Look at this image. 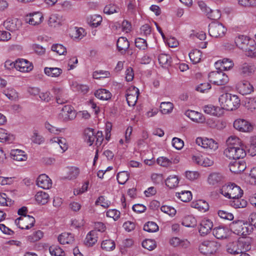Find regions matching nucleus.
Listing matches in <instances>:
<instances>
[{"label":"nucleus","mask_w":256,"mask_h":256,"mask_svg":"<svg viewBox=\"0 0 256 256\" xmlns=\"http://www.w3.org/2000/svg\"><path fill=\"white\" fill-rule=\"evenodd\" d=\"M178 195V197L184 202H188L192 198V194L190 191L182 192H178L176 194Z\"/></svg>","instance_id":"47"},{"label":"nucleus","mask_w":256,"mask_h":256,"mask_svg":"<svg viewBox=\"0 0 256 256\" xmlns=\"http://www.w3.org/2000/svg\"><path fill=\"white\" fill-rule=\"evenodd\" d=\"M106 216L112 218L116 220H117L120 216V212L115 209L109 210L106 212Z\"/></svg>","instance_id":"63"},{"label":"nucleus","mask_w":256,"mask_h":256,"mask_svg":"<svg viewBox=\"0 0 256 256\" xmlns=\"http://www.w3.org/2000/svg\"><path fill=\"white\" fill-rule=\"evenodd\" d=\"M43 236V232L38 230L32 234L28 236V240L31 242H35L39 240Z\"/></svg>","instance_id":"56"},{"label":"nucleus","mask_w":256,"mask_h":256,"mask_svg":"<svg viewBox=\"0 0 256 256\" xmlns=\"http://www.w3.org/2000/svg\"><path fill=\"white\" fill-rule=\"evenodd\" d=\"M129 178V174L124 171L120 172L117 174L118 182L120 184H124Z\"/></svg>","instance_id":"49"},{"label":"nucleus","mask_w":256,"mask_h":256,"mask_svg":"<svg viewBox=\"0 0 256 256\" xmlns=\"http://www.w3.org/2000/svg\"><path fill=\"white\" fill-rule=\"evenodd\" d=\"M15 223L20 228L28 230L34 226L35 219L30 215L24 218L20 216L16 220Z\"/></svg>","instance_id":"10"},{"label":"nucleus","mask_w":256,"mask_h":256,"mask_svg":"<svg viewBox=\"0 0 256 256\" xmlns=\"http://www.w3.org/2000/svg\"><path fill=\"white\" fill-rule=\"evenodd\" d=\"M79 173L78 168L72 167L70 170L67 178L70 180L74 179L78 176Z\"/></svg>","instance_id":"61"},{"label":"nucleus","mask_w":256,"mask_h":256,"mask_svg":"<svg viewBox=\"0 0 256 256\" xmlns=\"http://www.w3.org/2000/svg\"><path fill=\"white\" fill-rule=\"evenodd\" d=\"M76 116V112L70 105L64 106L59 114V117L66 122L74 119Z\"/></svg>","instance_id":"11"},{"label":"nucleus","mask_w":256,"mask_h":256,"mask_svg":"<svg viewBox=\"0 0 256 256\" xmlns=\"http://www.w3.org/2000/svg\"><path fill=\"white\" fill-rule=\"evenodd\" d=\"M172 143V146L177 150H180L184 146V142L178 138H173Z\"/></svg>","instance_id":"64"},{"label":"nucleus","mask_w":256,"mask_h":256,"mask_svg":"<svg viewBox=\"0 0 256 256\" xmlns=\"http://www.w3.org/2000/svg\"><path fill=\"white\" fill-rule=\"evenodd\" d=\"M117 48L121 54H124L130 46V43L125 37H120L117 40Z\"/></svg>","instance_id":"22"},{"label":"nucleus","mask_w":256,"mask_h":256,"mask_svg":"<svg viewBox=\"0 0 256 256\" xmlns=\"http://www.w3.org/2000/svg\"><path fill=\"white\" fill-rule=\"evenodd\" d=\"M219 102L222 108L227 110H234L240 106V100L236 95L225 93L219 98Z\"/></svg>","instance_id":"3"},{"label":"nucleus","mask_w":256,"mask_h":256,"mask_svg":"<svg viewBox=\"0 0 256 256\" xmlns=\"http://www.w3.org/2000/svg\"><path fill=\"white\" fill-rule=\"evenodd\" d=\"M11 68L7 67L6 65H4V67L8 69H10L12 71L18 70L20 72H28L32 70L34 68V65H26V66H22V65H10Z\"/></svg>","instance_id":"33"},{"label":"nucleus","mask_w":256,"mask_h":256,"mask_svg":"<svg viewBox=\"0 0 256 256\" xmlns=\"http://www.w3.org/2000/svg\"><path fill=\"white\" fill-rule=\"evenodd\" d=\"M206 14L208 18L212 20H218L221 16L220 11L218 10H211L210 8L207 11Z\"/></svg>","instance_id":"41"},{"label":"nucleus","mask_w":256,"mask_h":256,"mask_svg":"<svg viewBox=\"0 0 256 256\" xmlns=\"http://www.w3.org/2000/svg\"><path fill=\"white\" fill-rule=\"evenodd\" d=\"M157 162L161 166L166 167L172 164V160L166 157L162 156L157 159Z\"/></svg>","instance_id":"58"},{"label":"nucleus","mask_w":256,"mask_h":256,"mask_svg":"<svg viewBox=\"0 0 256 256\" xmlns=\"http://www.w3.org/2000/svg\"><path fill=\"white\" fill-rule=\"evenodd\" d=\"M84 140L90 146H92L96 139L94 129L87 128L84 132Z\"/></svg>","instance_id":"31"},{"label":"nucleus","mask_w":256,"mask_h":256,"mask_svg":"<svg viewBox=\"0 0 256 256\" xmlns=\"http://www.w3.org/2000/svg\"><path fill=\"white\" fill-rule=\"evenodd\" d=\"M246 164L243 160H236L229 164L230 172L235 174H240L246 168Z\"/></svg>","instance_id":"13"},{"label":"nucleus","mask_w":256,"mask_h":256,"mask_svg":"<svg viewBox=\"0 0 256 256\" xmlns=\"http://www.w3.org/2000/svg\"><path fill=\"white\" fill-rule=\"evenodd\" d=\"M232 68V65H230L228 68L222 66L221 67L216 68V71L211 72L208 74L210 82L218 86H222L226 84L228 82V78L223 71L230 70Z\"/></svg>","instance_id":"4"},{"label":"nucleus","mask_w":256,"mask_h":256,"mask_svg":"<svg viewBox=\"0 0 256 256\" xmlns=\"http://www.w3.org/2000/svg\"><path fill=\"white\" fill-rule=\"evenodd\" d=\"M14 138L13 136L8 134L6 130L0 128V142H10Z\"/></svg>","instance_id":"39"},{"label":"nucleus","mask_w":256,"mask_h":256,"mask_svg":"<svg viewBox=\"0 0 256 256\" xmlns=\"http://www.w3.org/2000/svg\"><path fill=\"white\" fill-rule=\"evenodd\" d=\"M224 154L230 159H242L246 156V152L242 145L238 146L228 147L224 150Z\"/></svg>","instance_id":"7"},{"label":"nucleus","mask_w":256,"mask_h":256,"mask_svg":"<svg viewBox=\"0 0 256 256\" xmlns=\"http://www.w3.org/2000/svg\"><path fill=\"white\" fill-rule=\"evenodd\" d=\"M43 16L40 12H36L30 14L26 18L28 22L33 26L38 25L40 24L43 20Z\"/></svg>","instance_id":"21"},{"label":"nucleus","mask_w":256,"mask_h":256,"mask_svg":"<svg viewBox=\"0 0 256 256\" xmlns=\"http://www.w3.org/2000/svg\"><path fill=\"white\" fill-rule=\"evenodd\" d=\"M218 144L214 140L208 138L204 139V148L216 150L218 148Z\"/></svg>","instance_id":"42"},{"label":"nucleus","mask_w":256,"mask_h":256,"mask_svg":"<svg viewBox=\"0 0 256 256\" xmlns=\"http://www.w3.org/2000/svg\"><path fill=\"white\" fill-rule=\"evenodd\" d=\"M172 58L168 54H162L158 56V60L160 64H167L171 63Z\"/></svg>","instance_id":"54"},{"label":"nucleus","mask_w":256,"mask_h":256,"mask_svg":"<svg viewBox=\"0 0 256 256\" xmlns=\"http://www.w3.org/2000/svg\"><path fill=\"white\" fill-rule=\"evenodd\" d=\"M24 152L20 150H12L10 152V156L14 160L17 161H24L27 159V156Z\"/></svg>","instance_id":"26"},{"label":"nucleus","mask_w":256,"mask_h":256,"mask_svg":"<svg viewBox=\"0 0 256 256\" xmlns=\"http://www.w3.org/2000/svg\"><path fill=\"white\" fill-rule=\"evenodd\" d=\"M192 206L193 208L204 212L208 210L209 208L208 203L206 201L201 200H198L195 202H192Z\"/></svg>","instance_id":"35"},{"label":"nucleus","mask_w":256,"mask_h":256,"mask_svg":"<svg viewBox=\"0 0 256 256\" xmlns=\"http://www.w3.org/2000/svg\"><path fill=\"white\" fill-rule=\"evenodd\" d=\"M44 72L48 76L58 77L62 72V70L58 68H46Z\"/></svg>","instance_id":"36"},{"label":"nucleus","mask_w":256,"mask_h":256,"mask_svg":"<svg viewBox=\"0 0 256 256\" xmlns=\"http://www.w3.org/2000/svg\"><path fill=\"white\" fill-rule=\"evenodd\" d=\"M238 91L242 95L250 94L253 91V86L249 82L242 80L238 82L236 86Z\"/></svg>","instance_id":"14"},{"label":"nucleus","mask_w":256,"mask_h":256,"mask_svg":"<svg viewBox=\"0 0 256 256\" xmlns=\"http://www.w3.org/2000/svg\"><path fill=\"white\" fill-rule=\"evenodd\" d=\"M58 240L60 244H71L74 241V237L70 233H62L58 237Z\"/></svg>","instance_id":"28"},{"label":"nucleus","mask_w":256,"mask_h":256,"mask_svg":"<svg viewBox=\"0 0 256 256\" xmlns=\"http://www.w3.org/2000/svg\"><path fill=\"white\" fill-rule=\"evenodd\" d=\"M220 244L214 240H206L199 246L200 252L204 254H210L215 253L219 248Z\"/></svg>","instance_id":"8"},{"label":"nucleus","mask_w":256,"mask_h":256,"mask_svg":"<svg viewBox=\"0 0 256 256\" xmlns=\"http://www.w3.org/2000/svg\"><path fill=\"white\" fill-rule=\"evenodd\" d=\"M35 199L38 204L44 205L48 202L49 196L47 193L40 191L38 192L36 194Z\"/></svg>","instance_id":"30"},{"label":"nucleus","mask_w":256,"mask_h":256,"mask_svg":"<svg viewBox=\"0 0 256 256\" xmlns=\"http://www.w3.org/2000/svg\"><path fill=\"white\" fill-rule=\"evenodd\" d=\"M212 233L218 239L225 238L228 236V229L222 226L216 227L213 229Z\"/></svg>","instance_id":"24"},{"label":"nucleus","mask_w":256,"mask_h":256,"mask_svg":"<svg viewBox=\"0 0 256 256\" xmlns=\"http://www.w3.org/2000/svg\"><path fill=\"white\" fill-rule=\"evenodd\" d=\"M248 152L252 156L256 155V136L250 138Z\"/></svg>","instance_id":"51"},{"label":"nucleus","mask_w":256,"mask_h":256,"mask_svg":"<svg viewBox=\"0 0 256 256\" xmlns=\"http://www.w3.org/2000/svg\"><path fill=\"white\" fill-rule=\"evenodd\" d=\"M220 190L222 195L230 199L242 197L243 194L242 190L234 183L223 186Z\"/></svg>","instance_id":"6"},{"label":"nucleus","mask_w":256,"mask_h":256,"mask_svg":"<svg viewBox=\"0 0 256 256\" xmlns=\"http://www.w3.org/2000/svg\"><path fill=\"white\" fill-rule=\"evenodd\" d=\"M256 70L254 65H240L238 68V74L242 78H247L252 76Z\"/></svg>","instance_id":"18"},{"label":"nucleus","mask_w":256,"mask_h":256,"mask_svg":"<svg viewBox=\"0 0 256 256\" xmlns=\"http://www.w3.org/2000/svg\"><path fill=\"white\" fill-rule=\"evenodd\" d=\"M88 23L92 27L96 28L100 25L102 22V17L100 15L94 14L87 18Z\"/></svg>","instance_id":"27"},{"label":"nucleus","mask_w":256,"mask_h":256,"mask_svg":"<svg viewBox=\"0 0 256 256\" xmlns=\"http://www.w3.org/2000/svg\"><path fill=\"white\" fill-rule=\"evenodd\" d=\"M173 108V104L170 102H162L160 106V111L163 114H168L171 112Z\"/></svg>","instance_id":"40"},{"label":"nucleus","mask_w":256,"mask_h":256,"mask_svg":"<svg viewBox=\"0 0 256 256\" xmlns=\"http://www.w3.org/2000/svg\"><path fill=\"white\" fill-rule=\"evenodd\" d=\"M182 224L186 227L194 228L196 226V220L194 217L188 216L184 218Z\"/></svg>","instance_id":"38"},{"label":"nucleus","mask_w":256,"mask_h":256,"mask_svg":"<svg viewBox=\"0 0 256 256\" xmlns=\"http://www.w3.org/2000/svg\"><path fill=\"white\" fill-rule=\"evenodd\" d=\"M12 203L11 200H9V198H7L6 194L0 193V204L2 206H10Z\"/></svg>","instance_id":"59"},{"label":"nucleus","mask_w":256,"mask_h":256,"mask_svg":"<svg viewBox=\"0 0 256 256\" xmlns=\"http://www.w3.org/2000/svg\"><path fill=\"white\" fill-rule=\"evenodd\" d=\"M228 147L238 146H240L241 142L240 138L235 136H230L226 141Z\"/></svg>","instance_id":"50"},{"label":"nucleus","mask_w":256,"mask_h":256,"mask_svg":"<svg viewBox=\"0 0 256 256\" xmlns=\"http://www.w3.org/2000/svg\"><path fill=\"white\" fill-rule=\"evenodd\" d=\"M234 127L242 132H250L253 128L251 124L244 119L236 120L234 122Z\"/></svg>","instance_id":"12"},{"label":"nucleus","mask_w":256,"mask_h":256,"mask_svg":"<svg viewBox=\"0 0 256 256\" xmlns=\"http://www.w3.org/2000/svg\"><path fill=\"white\" fill-rule=\"evenodd\" d=\"M52 140L54 142L58 143L63 152H65L68 148L66 140L64 138L56 137L54 138Z\"/></svg>","instance_id":"48"},{"label":"nucleus","mask_w":256,"mask_h":256,"mask_svg":"<svg viewBox=\"0 0 256 256\" xmlns=\"http://www.w3.org/2000/svg\"><path fill=\"white\" fill-rule=\"evenodd\" d=\"M224 178V176L220 172H212L208 176V182L212 186H216L221 184Z\"/></svg>","instance_id":"19"},{"label":"nucleus","mask_w":256,"mask_h":256,"mask_svg":"<svg viewBox=\"0 0 256 256\" xmlns=\"http://www.w3.org/2000/svg\"><path fill=\"white\" fill-rule=\"evenodd\" d=\"M226 248L228 253L236 255L248 251L251 248V246L249 242L239 238L237 240L229 242L226 246Z\"/></svg>","instance_id":"2"},{"label":"nucleus","mask_w":256,"mask_h":256,"mask_svg":"<svg viewBox=\"0 0 256 256\" xmlns=\"http://www.w3.org/2000/svg\"><path fill=\"white\" fill-rule=\"evenodd\" d=\"M32 140L33 142L36 144H40L44 141V138L36 130L34 132L33 136H32Z\"/></svg>","instance_id":"60"},{"label":"nucleus","mask_w":256,"mask_h":256,"mask_svg":"<svg viewBox=\"0 0 256 256\" xmlns=\"http://www.w3.org/2000/svg\"><path fill=\"white\" fill-rule=\"evenodd\" d=\"M186 115L192 121L196 122L203 123L206 120V118L202 114L194 110H187L186 112Z\"/></svg>","instance_id":"20"},{"label":"nucleus","mask_w":256,"mask_h":256,"mask_svg":"<svg viewBox=\"0 0 256 256\" xmlns=\"http://www.w3.org/2000/svg\"><path fill=\"white\" fill-rule=\"evenodd\" d=\"M240 198H232L230 201V205L236 208H245L247 205V202L244 199H240Z\"/></svg>","instance_id":"29"},{"label":"nucleus","mask_w":256,"mask_h":256,"mask_svg":"<svg viewBox=\"0 0 256 256\" xmlns=\"http://www.w3.org/2000/svg\"><path fill=\"white\" fill-rule=\"evenodd\" d=\"M115 243L111 240H103L101 244V247L103 250L107 251L113 250L115 248Z\"/></svg>","instance_id":"45"},{"label":"nucleus","mask_w":256,"mask_h":256,"mask_svg":"<svg viewBox=\"0 0 256 256\" xmlns=\"http://www.w3.org/2000/svg\"><path fill=\"white\" fill-rule=\"evenodd\" d=\"M52 50L60 55H64L66 53V48L60 44H53L52 46Z\"/></svg>","instance_id":"53"},{"label":"nucleus","mask_w":256,"mask_h":256,"mask_svg":"<svg viewBox=\"0 0 256 256\" xmlns=\"http://www.w3.org/2000/svg\"><path fill=\"white\" fill-rule=\"evenodd\" d=\"M201 52L198 50H195L189 54V57L192 62V64H197L200 62Z\"/></svg>","instance_id":"43"},{"label":"nucleus","mask_w":256,"mask_h":256,"mask_svg":"<svg viewBox=\"0 0 256 256\" xmlns=\"http://www.w3.org/2000/svg\"><path fill=\"white\" fill-rule=\"evenodd\" d=\"M218 214L220 218L226 220H232L234 218L232 213L222 210H218Z\"/></svg>","instance_id":"57"},{"label":"nucleus","mask_w":256,"mask_h":256,"mask_svg":"<svg viewBox=\"0 0 256 256\" xmlns=\"http://www.w3.org/2000/svg\"><path fill=\"white\" fill-rule=\"evenodd\" d=\"M230 230L238 236H246L250 234L252 230L247 222L243 220H236L230 224Z\"/></svg>","instance_id":"5"},{"label":"nucleus","mask_w":256,"mask_h":256,"mask_svg":"<svg viewBox=\"0 0 256 256\" xmlns=\"http://www.w3.org/2000/svg\"><path fill=\"white\" fill-rule=\"evenodd\" d=\"M4 26L6 29L12 32L19 30L21 26V22L16 18H8L4 22Z\"/></svg>","instance_id":"15"},{"label":"nucleus","mask_w":256,"mask_h":256,"mask_svg":"<svg viewBox=\"0 0 256 256\" xmlns=\"http://www.w3.org/2000/svg\"><path fill=\"white\" fill-rule=\"evenodd\" d=\"M134 94L128 93L126 94V98L129 106H134L136 104L139 94V90L138 88H133Z\"/></svg>","instance_id":"25"},{"label":"nucleus","mask_w":256,"mask_h":256,"mask_svg":"<svg viewBox=\"0 0 256 256\" xmlns=\"http://www.w3.org/2000/svg\"><path fill=\"white\" fill-rule=\"evenodd\" d=\"M204 112L205 113L218 116L220 114V108L218 106H215L212 104L205 106L204 108Z\"/></svg>","instance_id":"34"},{"label":"nucleus","mask_w":256,"mask_h":256,"mask_svg":"<svg viewBox=\"0 0 256 256\" xmlns=\"http://www.w3.org/2000/svg\"><path fill=\"white\" fill-rule=\"evenodd\" d=\"M50 252L53 256H63L64 252L58 246H52L49 248Z\"/></svg>","instance_id":"52"},{"label":"nucleus","mask_w":256,"mask_h":256,"mask_svg":"<svg viewBox=\"0 0 256 256\" xmlns=\"http://www.w3.org/2000/svg\"><path fill=\"white\" fill-rule=\"evenodd\" d=\"M235 43L238 47L246 52L248 56H256V44L254 40L244 36H239L235 39Z\"/></svg>","instance_id":"1"},{"label":"nucleus","mask_w":256,"mask_h":256,"mask_svg":"<svg viewBox=\"0 0 256 256\" xmlns=\"http://www.w3.org/2000/svg\"><path fill=\"white\" fill-rule=\"evenodd\" d=\"M98 234L96 230L90 232L84 240V244L88 246H92L98 241Z\"/></svg>","instance_id":"23"},{"label":"nucleus","mask_w":256,"mask_h":256,"mask_svg":"<svg viewBox=\"0 0 256 256\" xmlns=\"http://www.w3.org/2000/svg\"><path fill=\"white\" fill-rule=\"evenodd\" d=\"M86 34L83 28H75L74 34L72 36L75 38L82 39Z\"/></svg>","instance_id":"62"},{"label":"nucleus","mask_w":256,"mask_h":256,"mask_svg":"<svg viewBox=\"0 0 256 256\" xmlns=\"http://www.w3.org/2000/svg\"><path fill=\"white\" fill-rule=\"evenodd\" d=\"M179 180L176 176H170L166 180V184L170 188H173L178 186Z\"/></svg>","instance_id":"37"},{"label":"nucleus","mask_w":256,"mask_h":256,"mask_svg":"<svg viewBox=\"0 0 256 256\" xmlns=\"http://www.w3.org/2000/svg\"><path fill=\"white\" fill-rule=\"evenodd\" d=\"M210 35L215 38L223 37L227 30L226 28L221 23L212 22L209 24Z\"/></svg>","instance_id":"9"},{"label":"nucleus","mask_w":256,"mask_h":256,"mask_svg":"<svg viewBox=\"0 0 256 256\" xmlns=\"http://www.w3.org/2000/svg\"><path fill=\"white\" fill-rule=\"evenodd\" d=\"M213 226L212 222L208 219H204L200 224L199 232L201 236H206L212 230Z\"/></svg>","instance_id":"16"},{"label":"nucleus","mask_w":256,"mask_h":256,"mask_svg":"<svg viewBox=\"0 0 256 256\" xmlns=\"http://www.w3.org/2000/svg\"><path fill=\"white\" fill-rule=\"evenodd\" d=\"M95 96L101 100H108L112 97L111 93L106 89H100L94 92Z\"/></svg>","instance_id":"32"},{"label":"nucleus","mask_w":256,"mask_h":256,"mask_svg":"<svg viewBox=\"0 0 256 256\" xmlns=\"http://www.w3.org/2000/svg\"><path fill=\"white\" fill-rule=\"evenodd\" d=\"M142 246L148 250H152L156 248V244L154 240L146 239L142 242Z\"/></svg>","instance_id":"44"},{"label":"nucleus","mask_w":256,"mask_h":256,"mask_svg":"<svg viewBox=\"0 0 256 256\" xmlns=\"http://www.w3.org/2000/svg\"><path fill=\"white\" fill-rule=\"evenodd\" d=\"M36 184L43 189H49L52 187V181L48 176L42 174L38 178Z\"/></svg>","instance_id":"17"},{"label":"nucleus","mask_w":256,"mask_h":256,"mask_svg":"<svg viewBox=\"0 0 256 256\" xmlns=\"http://www.w3.org/2000/svg\"><path fill=\"white\" fill-rule=\"evenodd\" d=\"M144 230L148 232H154L158 230V226L153 222H148L144 225Z\"/></svg>","instance_id":"46"},{"label":"nucleus","mask_w":256,"mask_h":256,"mask_svg":"<svg viewBox=\"0 0 256 256\" xmlns=\"http://www.w3.org/2000/svg\"><path fill=\"white\" fill-rule=\"evenodd\" d=\"M110 72L106 70H96L93 73V78L96 79H98L102 78H107L110 76Z\"/></svg>","instance_id":"55"}]
</instances>
